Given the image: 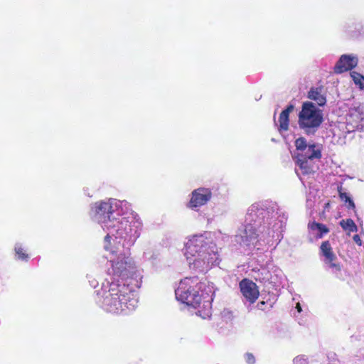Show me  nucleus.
<instances>
[{
    "instance_id": "23",
    "label": "nucleus",
    "mask_w": 364,
    "mask_h": 364,
    "mask_svg": "<svg viewBox=\"0 0 364 364\" xmlns=\"http://www.w3.org/2000/svg\"><path fill=\"white\" fill-rule=\"evenodd\" d=\"M292 364H308L307 359L303 355L297 356L293 360Z\"/></svg>"
},
{
    "instance_id": "13",
    "label": "nucleus",
    "mask_w": 364,
    "mask_h": 364,
    "mask_svg": "<svg viewBox=\"0 0 364 364\" xmlns=\"http://www.w3.org/2000/svg\"><path fill=\"white\" fill-rule=\"evenodd\" d=\"M309 232L311 237L315 239L322 238L329 232L328 228L323 224L311 222L308 225Z\"/></svg>"
},
{
    "instance_id": "16",
    "label": "nucleus",
    "mask_w": 364,
    "mask_h": 364,
    "mask_svg": "<svg viewBox=\"0 0 364 364\" xmlns=\"http://www.w3.org/2000/svg\"><path fill=\"white\" fill-rule=\"evenodd\" d=\"M320 255L322 257V261L333 258L336 257V254L333 251V248L329 242V241H324L321 243L320 247Z\"/></svg>"
},
{
    "instance_id": "17",
    "label": "nucleus",
    "mask_w": 364,
    "mask_h": 364,
    "mask_svg": "<svg viewBox=\"0 0 364 364\" xmlns=\"http://www.w3.org/2000/svg\"><path fill=\"white\" fill-rule=\"evenodd\" d=\"M308 96L309 99L315 101L319 106H323L326 104V97L321 93V90L320 89H311L309 92Z\"/></svg>"
},
{
    "instance_id": "15",
    "label": "nucleus",
    "mask_w": 364,
    "mask_h": 364,
    "mask_svg": "<svg viewBox=\"0 0 364 364\" xmlns=\"http://www.w3.org/2000/svg\"><path fill=\"white\" fill-rule=\"evenodd\" d=\"M325 268L331 273L338 276L341 272V264L338 262L337 257L330 258L323 261Z\"/></svg>"
},
{
    "instance_id": "25",
    "label": "nucleus",
    "mask_w": 364,
    "mask_h": 364,
    "mask_svg": "<svg viewBox=\"0 0 364 364\" xmlns=\"http://www.w3.org/2000/svg\"><path fill=\"white\" fill-rule=\"evenodd\" d=\"M296 309H297L298 312L300 313L301 311V306L299 303L296 304Z\"/></svg>"
},
{
    "instance_id": "24",
    "label": "nucleus",
    "mask_w": 364,
    "mask_h": 364,
    "mask_svg": "<svg viewBox=\"0 0 364 364\" xmlns=\"http://www.w3.org/2000/svg\"><path fill=\"white\" fill-rule=\"evenodd\" d=\"M353 241L359 246H361L362 245V240L360 237L359 235H355L353 237Z\"/></svg>"
},
{
    "instance_id": "22",
    "label": "nucleus",
    "mask_w": 364,
    "mask_h": 364,
    "mask_svg": "<svg viewBox=\"0 0 364 364\" xmlns=\"http://www.w3.org/2000/svg\"><path fill=\"white\" fill-rule=\"evenodd\" d=\"M244 359L247 364H255L256 363V358L252 353H245Z\"/></svg>"
},
{
    "instance_id": "26",
    "label": "nucleus",
    "mask_w": 364,
    "mask_h": 364,
    "mask_svg": "<svg viewBox=\"0 0 364 364\" xmlns=\"http://www.w3.org/2000/svg\"><path fill=\"white\" fill-rule=\"evenodd\" d=\"M96 283L97 282L95 281H93V282H92L91 285L93 287H95Z\"/></svg>"
},
{
    "instance_id": "19",
    "label": "nucleus",
    "mask_w": 364,
    "mask_h": 364,
    "mask_svg": "<svg viewBox=\"0 0 364 364\" xmlns=\"http://www.w3.org/2000/svg\"><path fill=\"white\" fill-rule=\"evenodd\" d=\"M340 225L348 234L358 231V227L351 219L342 220L340 221Z\"/></svg>"
},
{
    "instance_id": "1",
    "label": "nucleus",
    "mask_w": 364,
    "mask_h": 364,
    "mask_svg": "<svg viewBox=\"0 0 364 364\" xmlns=\"http://www.w3.org/2000/svg\"><path fill=\"white\" fill-rule=\"evenodd\" d=\"M129 210L127 201L108 198L92 203L90 216L107 232L105 239L115 237L131 245L139 237L142 223L137 214Z\"/></svg>"
},
{
    "instance_id": "6",
    "label": "nucleus",
    "mask_w": 364,
    "mask_h": 364,
    "mask_svg": "<svg viewBox=\"0 0 364 364\" xmlns=\"http://www.w3.org/2000/svg\"><path fill=\"white\" fill-rule=\"evenodd\" d=\"M103 309L112 314H127L134 310L137 306V299L130 284L119 281L107 282L101 292Z\"/></svg>"
},
{
    "instance_id": "2",
    "label": "nucleus",
    "mask_w": 364,
    "mask_h": 364,
    "mask_svg": "<svg viewBox=\"0 0 364 364\" xmlns=\"http://www.w3.org/2000/svg\"><path fill=\"white\" fill-rule=\"evenodd\" d=\"M264 214L268 215L264 210H259L257 205L249 208L247 215L250 220H254V224H247L240 229L236 237L241 245L252 248L261 245L262 242L272 245L274 242L281 240L286 219L284 215L277 219L269 215L266 217Z\"/></svg>"
},
{
    "instance_id": "20",
    "label": "nucleus",
    "mask_w": 364,
    "mask_h": 364,
    "mask_svg": "<svg viewBox=\"0 0 364 364\" xmlns=\"http://www.w3.org/2000/svg\"><path fill=\"white\" fill-rule=\"evenodd\" d=\"M350 77L354 81L355 84L358 85L360 88L364 87V77L358 73H350Z\"/></svg>"
},
{
    "instance_id": "27",
    "label": "nucleus",
    "mask_w": 364,
    "mask_h": 364,
    "mask_svg": "<svg viewBox=\"0 0 364 364\" xmlns=\"http://www.w3.org/2000/svg\"><path fill=\"white\" fill-rule=\"evenodd\" d=\"M307 203H308V205H311V204H310V203H309V200H307Z\"/></svg>"
},
{
    "instance_id": "21",
    "label": "nucleus",
    "mask_w": 364,
    "mask_h": 364,
    "mask_svg": "<svg viewBox=\"0 0 364 364\" xmlns=\"http://www.w3.org/2000/svg\"><path fill=\"white\" fill-rule=\"evenodd\" d=\"M340 198L342 200L348 203V208L355 209V203L347 193H340Z\"/></svg>"
},
{
    "instance_id": "14",
    "label": "nucleus",
    "mask_w": 364,
    "mask_h": 364,
    "mask_svg": "<svg viewBox=\"0 0 364 364\" xmlns=\"http://www.w3.org/2000/svg\"><path fill=\"white\" fill-rule=\"evenodd\" d=\"M294 107L292 105H289L284 110H283L279 117V130L287 131L289 128V114L294 110Z\"/></svg>"
},
{
    "instance_id": "12",
    "label": "nucleus",
    "mask_w": 364,
    "mask_h": 364,
    "mask_svg": "<svg viewBox=\"0 0 364 364\" xmlns=\"http://www.w3.org/2000/svg\"><path fill=\"white\" fill-rule=\"evenodd\" d=\"M358 64L357 57L351 55H343L336 63L334 70L336 73H341L355 68Z\"/></svg>"
},
{
    "instance_id": "11",
    "label": "nucleus",
    "mask_w": 364,
    "mask_h": 364,
    "mask_svg": "<svg viewBox=\"0 0 364 364\" xmlns=\"http://www.w3.org/2000/svg\"><path fill=\"white\" fill-rule=\"evenodd\" d=\"M241 292L250 303H254L259 296V290L255 283L248 279H243L240 283Z\"/></svg>"
},
{
    "instance_id": "7",
    "label": "nucleus",
    "mask_w": 364,
    "mask_h": 364,
    "mask_svg": "<svg viewBox=\"0 0 364 364\" xmlns=\"http://www.w3.org/2000/svg\"><path fill=\"white\" fill-rule=\"evenodd\" d=\"M295 158L302 174H309L314 171V159L321 157V147L318 144H307L304 137L295 141Z\"/></svg>"
},
{
    "instance_id": "3",
    "label": "nucleus",
    "mask_w": 364,
    "mask_h": 364,
    "mask_svg": "<svg viewBox=\"0 0 364 364\" xmlns=\"http://www.w3.org/2000/svg\"><path fill=\"white\" fill-rule=\"evenodd\" d=\"M183 251L190 269L195 272L205 273L218 264L219 249L211 232L187 237Z\"/></svg>"
},
{
    "instance_id": "4",
    "label": "nucleus",
    "mask_w": 364,
    "mask_h": 364,
    "mask_svg": "<svg viewBox=\"0 0 364 364\" xmlns=\"http://www.w3.org/2000/svg\"><path fill=\"white\" fill-rule=\"evenodd\" d=\"M214 287L209 282H200L197 277L181 279L175 291L178 301L197 309L196 314L203 318H209L212 313Z\"/></svg>"
},
{
    "instance_id": "8",
    "label": "nucleus",
    "mask_w": 364,
    "mask_h": 364,
    "mask_svg": "<svg viewBox=\"0 0 364 364\" xmlns=\"http://www.w3.org/2000/svg\"><path fill=\"white\" fill-rule=\"evenodd\" d=\"M323 122V113L311 102H305L299 113V127L307 134L314 133Z\"/></svg>"
},
{
    "instance_id": "10",
    "label": "nucleus",
    "mask_w": 364,
    "mask_h": 364,
    "mask_svg": "<svg viewBox=\"0 0 364 364\" xmlns=\"http://www.w3.org/2000/svg\"><path fill=\"white\" fill-rule=\"evenodd\" d=\"M364 126L363 107L360 104H355L350 108L347 117V129L348 132L362 129Z\"/></svg>"
},
{
    "instance_id": "5",
    "label": "nucleus",
    "mask_w": 364,
    "mask_h": 364,
    "mask_svg": "<svg viewBox=\"0 0 364 364\" xmlns=\"http://www.w3.org/2000/svg\"><path fill=\"white\" fill-rule=\"evenodd\" d=\"M120 238L105 239V249L109 252L107 256L110 263L108 273L122 280L131 279L136 283L137 278L140 277V272L133 258L130 257L129 248L131 245L124 244Z\"/></svg>"
},
{
    "instance_id": "9",
    "label": "nucleus",
    "mask_w": 364,
    "mask_h": 364,
    "mask_svg": "<svg viewBox=\"0 0 364 364\" xmlns=\"http://www.w3.org/2000/svg\"><path fill=\"white\" fill-rule=\"evenodd\" d=\"M211 198L212 192L210 189L198 188L191 192L187 207L193 210H198L200 207L206 205Z\"/></svg>"
},
{
    "instance_id": "18",
    "label": "nucleus",
    "mask_w": 364,
    "mask_h": 364,
    "mask_svg": "<svg viewBox=\"0 0 364 364\" xmlns=\"http://www.w3.org/2000/svg\"><path fill=\"white\" fill-rule=\"evenodd\" d=\"M14 250L16 259L23 261H27L28 259V254L26 252V250L23 247L22 244L16 243L15 245Z\"/></svg>"
}]
</instances>
